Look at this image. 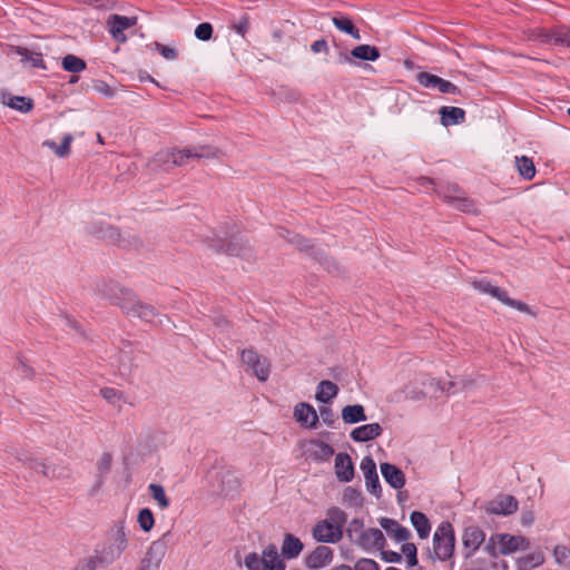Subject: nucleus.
Wrapping results in <instances>:
<instances>
[{
  "label": "nucleus",
  "mask_w": 570,
  "mask_h": 570,
  "mask_svg": "<svg viewBox=\"0 0 570 570\" xmlns=\"http://www.w3.org/2000/svg\"><path fill=\"white\" fill-rule=\"evenodd\" d=\"M216 151L208 147L184 149H164L158 151L149 161L151 169L168 170L175 166H184L189 159L214 158Z\"/></svg>",
  "instance_id": "f257e3e1"
},
{
  "label": "nucleus",
  "mask_w": 570,
  "mask_h": 570,
  "mask_svg": "<svg viewBox=\"0 0 570 570\" xmlns=\"http://www.w3.org/2000/svg\"><path fill=\"white\" fill-rule=\"evenodd\" d=\"M128 546V532L124 520H119L112 524L108 531L107 542L100 550H96L92 557L98 564L107 566L120 558Z\"/></svg>",
  "instance_id": "f03ea898"
},
{
  "label": "nucleus",
  "mask_w": 570,
  "mask_h": 570,
  "mask_svg": "<svg viewBox=\"0 0 570 570\" xmlns=\"http://www.w3.org/2000/svg\"><path fill=\"white\" fill-rule=\"evenodd\" d=\"M454 543L455 535L453 525L448 521L441 522L433 534V551L430 552L432 559L446 561L452 558Z\"/></svg>",
  "instance_id": "7ed1b4c3"
},
{
  "label": "nucleus",
  "mask_w": 570,
  "mask_h": 570,
  "mask_svg": "<svg viewBox=\"0 0 570 570\" xmlns=\"http://www.w3.org/2000/svg\"><path fill=\"white\" fill-rule=\"evenodd\" d=\"M16 458L31 470L41 473L48 479H62L69 476V470L65 466L50 465L45 461L35 458L30 452L21 450L17 452Z\"/></svg>",
  "instance_id": "20e7f679"
},
{
  "label": "nucleus",
  "mask_w": 570,
  "mask_h": 570,
  "mask_svg": "<svg viewBox=\"0 0 570 570\" xmlns=\"http://www.w3.org/2000/svg\"><path fill=\"white\" fill-rule=\"evenodd\" d=\"M96 294L109 301L111 304L119 306L122 312L129 308L130 299L134 294L131 291L119 286L114 282L101 281L96 286Z\"/></svg>",
  "instance_id": "39448f33"
},
{
  "label": "nucleus",
  "mask_w": 570,
  "mask_h": 570,
  "mask_svg": "<svg viewBox=\"0 0 570 570\" xmlns=\"http://www.w3.org/2000/svg\"><path fill=\"white\" fill-rule=\"evenodd\" d=\"M471 284L473 288L480 292L481 294L491 295L492 297L497 298L507 306H510L523 313H530V308L525 303L510 298L505 289L492 285L491 282L488 281L487 278L475 279Z\"/></svg>",
  "instance_id": "423d86ee"
},
{
  "label": "nucleus",
  "mask_w": 570,
  "mask_h": 570,
  "mask_svg": "<svg viewBox=\"0 0 570 570\" xmlns=\"http://www.w3.org/2000/svg\"><path fill=\"white\" fill-rule=\"evenodd\" d=\"M170 538V532H166L158 540L151 542L138 570H159L160 563L166 556Z\"/></svg>",
  "instance_id": "0eeeda50"
},
{
  "label": "nucleus",
  "mask_w": 570,
  "mask_h": 570,
  "mask_svg": "<svg viewBox=\"0 0 570 570\" xmlns=\"http://www.w3.org/2000/svg\"><path fill=\"white\" fill-rule=\"evenodd\" d=\"M420 384L422 385V387H416L412 384L406 385L404 387L405 399L412 401H420L424 399L426 396V392L424 391V389L426 387L433 390L434 392L441 391L448 393H451L452 389L454 387L453 382L441 384L440 381H436L435 379L429 375H423L420 380Z\"/></svg>",
  "instance_id": "6e6552de"
},
{
  "label": "nucleus",
  "mask_w": 570,
  "mask_h": 570,
  "mask_svg": "<svg viewBox=\"0 0 570 570\" xmlns=\"http://www.w3.org/2000/svg\"><path fill=\"white\" fill-rule=\"evenodd\" d=\"M240 358L259 381L265 382L268 379L269 363L266 357L259 355L253 348H246L240 352Z\"/></svg>",
  "instance_id": "1a4fd4ad"
},
{
  "label": "nucleus",
  "mask_w": 570,
  "mask_h": 570,
  "mask_svg": "<svg viewBox=\"0 0 570 570\" xmlns=\"http://www.w3.org/2000/svg\"><path fill=\"white\" fill-rule=\"evenodd\" d=\"M416 81L426 89H433L441 94L460 95L461 89L449 80H445L436 75L421 71L416 75Z\"/></svg>",
  "instance_id": "9d476101"
},
{
  "label": "nucleus",
  "mask_w": 570,
  "mask_h": 570,
  "mask_svg": "<svg viewBox=\"0 0 570 570\" xmlns=\"http://www.w3.org/2000/svg\"><path fill=\"white\" fill-rule=\"evenodd\" d=\"M129 317H137L146 323H163L161 314L154 306L141 303L134 295L129 303V308L124 312Z\"/></svg>",
  "instance_id": "9b49d317"
},
{
  "label": "nucleus",
  "mask_w": 570,
  "mask_h": 570,
  "mask_svg": "<svg viewBox=\"0 0 570 570\" xmlns=\"http://www.w3.org/2000/svg\"><path fill=\"white\" fill-rule=\"evenodd\" d=\"M485 542V533L478 525H469L462 534V553L465 559L471 558L479 548Z\"/></svg>",
  "instance_id": "f8f14e48"
},
{
  "label": "nucleus",
  "mask_w": 570,
  "mask_h": 570,
  "mask_svg": "<svg viewBox=\"0 0 570 570\" xmlns=\"http://www.w3.org/2000/svg\"><path fill=\"white\" fill-rule=\"evenodd\" d=\"M360 468L364 474L366 490L371 494L380 499L382 495V488L375 461L371 455H366L362 459Z\"/></svg>",
  "instance_id": "ddd939ff"
},
{
  "label": "nucleus",
  "mask_w": 570,
  "mask_h": 570,
  "mask_svg": "<svg viewBox=\"0 0 570 570\" xmlns=\"http://www.w3.org/2000/svg\"><path fill=\"white\" fill-rule=\"evenodd\" d=\"M136 22V17H126L120 14H111L107 20L108 30L111 37L118 42H125L127 40L125 30L134 27Z\"/></svg>",
  "instance_id": "4468645a"
},
{
  "label": "nucleus",
  "mask_w": 570,
  "mask_h": 570,
  "mask_svg": "<svg viewBox=\"0 0 570 570\" xmlns=\"http://www.w3.org/2000/svg\"><path fill=\"white\" fill-rule=\"evenodd\" d=\"M518 500L513 495H500L485 505L489 514L509 515L518 510Z\"/></svg>",
  "instance_id": "2eb2a0df"
},
{
  "label": "nucleus",
  "mask_w": 570,
  "mask_h": 570,
  "mask_svg": "<svg viewBox=\"0 0 570 570\" xmlns=\"http://www.w3.org/2000/svg\"><path fill=\"white\" fill-rule=\"evenodd\" d=\"M333 550L326 546L316 547L304 560L309 570H317L328 566L333 561Z\"/></svg>",
  "instance_id": "dca6fc26"
},
{
  "label": "nucleus",
  "mask_w": 570,
  "mask_h": 570,
  "mask_svg": "<svg viewBox=\"0 0 570 570\" xmlns=\"http://www.w3.org/2000/svg\"><path fill=\"white\" fill-rule=\"evenodd\" d=\"M381 52L379 48L370 45H360L351 50V55L342 53L340 57L341 62L354 63V59L375 61L380 58Z\"/></svg>",
  "instance_id": "f3484780"
},
{
  "label": "nucleus",
  "mask_w": 570,
  "mask_h": 570,
  "mask_svg": "<svg viewBox=\"0 0 570 570\" xmlns=\"http://www.w3.org/2000/svg\"><path fill=\"white\" fill-rule=\"evenodd\" d=\"M529 548V541L521 535H511L507 533L499 534V553L510 554L519 550H527Z\"/></svg>",
  "instance_id": "a211bd4d"
},
{
  "label": "nucleus",
  "mask_w": 570,
  "mask_h": 570,
  "mask_svg": "<svg viewBox=\"0 0 570 570\" xmlns=\"http://www.w3.org/2000/svg\"><path fill=\"white\" fill-rule=\"evenodd\" d=\"M354 541L364 550H370L373 548H383L385 543V538L380 529L370 528L362 531L361 534H358Z\"/></svg>",
  "instance_id": "6ab92c4d"
},
{
  "label": "nucleus",
  "mask_w": 570,
  "mask_h": 570,
  "mask_svg": "<svg viewBox=\"0 0 570 570\" xmlns=\"http://www.w3.org/2000/svg\"><path fill=\"white\" fill-rule=\"evenodd\" d=\"M313 538L322 543H336L343 538V532L322 520L313 528Z\"/></svg>",
  "instance_id": "aec40b11"
},
{
  "label": "nucleus",
  "mask_w": 570,
  "mask_h": 570,
  "mask_svg": "<svg viewBox=\"0 0 570 570\" xmlns=\"http://www.w3.org/2000/svg\"><path fill=\"white\" fill-rule=\"evenodd\" d=\"M385 482L393 489L400 490L405 485V474L394 464L384 462L380 465Z\"/></svg>",
  "instance_id": "412c9836"
},
{
  "label": "nucleus",
  "mask_w": 570,
  "mask_h": 570,
  "mask_svg": "<svg viewBox=\"0 0 570 570\" xmlns=\"http://www.w3.org/2000/svg\"><path fill=\"white\" fill-rule=\"evenodd\" d=\"M294 419L297 423L307 428H316L318 422V416L315 409L305 402H301L295 405Z\"/></svg>",
  "instance_id": "4be33fe9"
},
{
  "label": "nucleus",
  "mask_w": 570,
  "mask_h": 570,
  "mask_svg": "<svg viewBox=\"0 0 570 570\" xmlns=\"http://www.w3.org/2000/svg\"><path fill=\"white\" fill-rule=\"evenodd\" d=\"M383 433V429L379 423H370L357 426L350 433L354 442L363 443L377 439Z\"/></svg>",
  "instance_id": "5701e85b"
},
{
  "label": "nucleus",
  "mask_w": 570,
  "mask_h": 570,
  "mask_svg": "<svg viewBox=\"0 0 570 570\" xmlns=\"http://www.w3.org/2000/svg\"><path fill=\"white\" fill-rule=\"evenodd\" d=\"M335 474L341 482H350L354 478V465L347 453H338L335 456Z\"/></svg>",
  "instance_id": "b1692460"
},
{
  "label": "nucleus",
  "mask_w": 570,
  "mask_h": 570,
  "mask_svg": "<svg viewBox=\"0 0 570 570\" xmlns=\"http://www.w3.org/2000/svg\"><path fill=\"white\" fill-rule=\"evenodd\" d=\"M303 549L304 543L298 537L292 533H286L284 535L283 543L281 547L282 557L284 559H296L302 553Z\"/></svg>",
  "instance_id": "393cba45"
},
{
  "label": "nucleus",
  "mask_w": 570,
  "mask_h": 570,
  "mask_svg": "<svg viewBox=\"0 0 570 570\" xmlns=\"http://www.w3.org/2000/svg\"><path fill=\"white\" fill-rule=\"evenodd\" d=\"M264 566L263 570H285L286 564L281 558L277 551V547L274 543L268 544L263 550Z\"/></svg>",
  "instance_id": "a878e982"
},
{
  "label": "nucleus",
  "mask_w": 570,
  "mask_h": 570,
  "mask_svg": "<svg viewBox=\"0 0 570 570\" xmlns=\"http://www.w3.org/2000/svg\"><path fill=\"white\" fill-rule=\"evenodd\" d=\"M334 454V449L322 440H312L309 442L308 455L317 462L328 461Z\"/></svg>",
  "instance_id": "bb28decb"
},
{
  "label": "nucleus",
  "mask_w": 570,
  "mask_h": 570,
  "mask_svg": "<svg viewBox=\"0 0 570 570\" xmlns=\"http://www.w3.org/2000/svg\"><path fill=\"white\" fill-rule=\"evenodd\" d=\"M212 246L216 249V252L224 253L229 256H242L243 252L246 249L243 242L237 237H233L230 239H219L214 242Z\"/></svg>",
  "instance_id": "cd10ccee"
},
{
  "label": "nucleus",
  "mask_w": 570,
  "mask_h": 570,
  "mask_svg": "<svg viewBox=\"0 0 570 570\" xmlns=\"http://www.w3.org/2000/svg\"><path fill=\"white\" fill-rule=\"evenodd\" d=\"M456 193H458L456 187L449 189V191L446 194H444L445 202L453 208L461 210L463 213L473 212V209H474L473 202L463 195H456Z\"/></svg>",
  "instance_id": "c85d7f7f"
},
{
  "label": "nucleus",
  "mask_w": 570,
  "mask_h": 570,
  "mask_svg": "<svg viewBox=\"0 0 570 570\" xmlns=\"http://www.w3.org/2000/svg\"><path fill=\"white\" fill-rule=\"evenodd\" d=\"M240 487V479L235 471L226 470L220 476V492L233 498Z\"/></svg>",
  "instance_id": "c756f323"
},
{
  "label": "nucleus",
  "mask_w": 570,
  "mask_h": 570,
  "mask_svg": "<svg viewBox=\"0 0 570 570\" xmlns=\"http://www.w3.org/2000/svg\"><path fill=\"white\" fill-rule=\"evenodd\" d=\"M441 124L444 127L462 124L465 120V111L460 107L443 106L440 108Z\"/></svg>",
  "instance_id": "7c9ffc66"
},
{
  "label": "nucleus",
  "mask_w": 570,
  "mask_h": 570,
  "mask_svg": "<svg viewBox=\"0 0 570 570\" xmlns=\"http://www.w3.org/2000/svg\"><path fill=\"white\" fill-rule=\"evenodd\" d=\"M342 420L346 424H356L367 420L365 409L361 404L346 405L342 409Z\"/></svg>",
  "instance_id": "2f4dec72"
},
{
  "label": "nucleus",
  "mask_w": 570,
  "mask_h": 570,
  "mask_svg": "<svg viewBox=\"0 0 570 570\" xmlns=\"http://www.w3.org/2000/svg\"><path fill=\"white\" fill-rule=\"evenodd\" d=\"M410 520L412 525L417 532V535L421 539H425L430 535L431 532V523L428 517L420 511H413L410 515Z\"/></svg>",
  "instance_id": "473e14b6"
},
{
  "label": "nucleus",
  "mask_w": 570,
  "mask_h": 570,
  "mask_svg": "<svg viewBox=\"0 0 570 570\" xmlns=\"http://www.w3.org/2000/svg\"><path fill=\"white\" fill-rule=\"evenodd\" d=\"M16 53L21 57L22 62L29 63L33 68L47 69L40 52L31 51L24 47H17Z\"/></svg>",
  "instance_id": "72a5a7b5"
},
{
  "label": "nucleus",
  "mask_w": 570,
  "mask_h": 570,
  "mask_svg": "<svg viewBox=\"0 0 570 570\" xmlns=\"http://www.w3.org/2000/svg\"><path fill=\"white\" fill-rule=\"evenodd\" d=\"M338 394V387L332 381L324 380L318 383L315 397L321 403H327Z\"/></svg>",
  "instance_id": "f704fd0d"
},
{
  "label": "nucleus",
  "mask_w": 570,
  "mask_h": 570,
  "mask_svg": "<svg viewBox=\"0 0 570 570\" xmlns=\"http://www.w3.org/2000/svg\"><path fill=\"white\" fill-rule=\"evenodd\" d=\"M515 167L519 175L525 180H531L535 176V166L530 157L517 156Z\"/></svg>",
  "instance_id": "c9c22d12"
},
{
  "label": "nucleus",
  "mask_w": 570,
  "mask_h": 570,
  "mask_svg": "<svg viewBox=\"0 0 570 570\" xmlns=\"http://www.w3.org/2000/svg\"><path fill=\"white\" fill-rule=\"evenodd\" d=\"M334 26L342 32L350 35L352 38L360 40V30L354 26L353 21L345 16H336L332 19Z\"/></svg>",
  "instance_id": "e433bc0d"
},
{
  "label": "nucleus",
  "mask_w": 570,
  "mask_h": 570,
  "mask_svg": "<svg viewBox=\"0 0 570 570\" xmlns=\"http://www.w3.org/2000/svg\"><path fill=\"white\" fill-rule=\"evenodd\" d=\"M332 527L336 528V531H342L347 521V514L340 508L333 507L327 510L326 519H324Z\"/></svg>",
  "instance_id": "4c0bfd02"
},
{
  "label": "nucleus",
  "mask_w": 570,
  "mask_h": 570,
  "mask_svg": "<svg viewBox=\"0 0 570 570\" xmlns=\"http://www.w3.org/2000/svg\"><path fill=\"white\" fill-rule=\"evenodd\" d=\"M61 66L68 72L78 73L86 69V61L70 53L62 58Z\"/></svg>",
  "instance_id": "58836bf2"
},
{
  "label": "nucleus",
  "mask_w": 570,
  "mask_h": 570,
  "mask_svg": "<svg viewBox=\"0 0 570 570\" xmlns=\"http://www.w3.org/2000/svg\"><path fill=\"white\" fill-rule=\"evenodd\" d=\"M544 562V556L541 551L529 553L519 560L522 570H530L540 567Z\"/></svg>",
  "instance_id": "ea45409f"
},
{
  "label": "nucleus",
  "mask_w": 570,
  "mask_h": 570,
  "mask_svg": "<svg viewBox=\"0 0 570 570\" xmlns=\"http://www.w3.org/2000/svg\"><path fill=\"white\" fill-rule=\"evenodd\" d=\"M151 498L158 503L159 508L165 510L169 507L170 501L166 495L165 489L161 484L150 483L148 485Z\"/></svg>",
  "instance_id": "a19ab883"
},
{
  "label": "nucleus",
  "mask_w": 570,
  "mask_h": 570,
  "mask_svg": "<svg viewBox=\"0 0 570 570\" xmlns=\"http://www.w3.org/2000/svg\"><path fill=\"white\" fill-rule=\"evenodd\" d=\"M283 238H285L289 244L294 245L299 250H308L312 245L308 239L302 237L298 234H294L287 229H282L279 234Z\"/></svg>",
  "instance_id": "79ce46f5"
},
{
  "label": "nucleus",
  "mask_w": 570,
  "mask_h": 570,
  "mask_svg": "<svg viewBox=\"0 0 570 570\" xmlns=\"http://www.w3.org/2000/svg\"><path fill=\"white\" fill-rule=\"evenodd\" d=\"M529 38L531 40L539 41L541 43L554 45V28L546 29V28H535L531 30Z\"/></svg>",
  "instance_id": "37998d69"
},
{
  "label": "nucleus",
  "mask_w": 570,
  "mask_h": 570,
  "mask_svg": "<svg viewBox=\"0 0 570 570\" xmlns=\"http://www.w3.org/2000/svg\"><path fill=\"white\" fill-rule=\"evenodd\" d=\"M7 105L21 112H28L32 109L33 102L30 98L23 96H9Z\"/></svg>",
  "instance_id": "c03bdc74"
},
{
  "label": "nucleus",
  "mask_w": 570,
  "mask_h": 570,
  "mask_svg": "<svg viewBox=\"0 0 570 570\" xmlns=\"http://www.w3.org/2000/svg\"><path fill=\"white\" fill-rule=\"evenodd\" d=\"M137 522L142 531H150L155 524V519L151 510L148 508L141 509L138 513Z\"/></svg>",
  "instance_id": "a18cd8bd"
},
{
  "label": "nucleus",
  "mask_w": 570,
  "mask_h": 570,
  "mask_svg": "<svg viewBox=\"0 0 570 570\" xmlns=\"http://www.w3.org/2000/svg\"><path fill=\"white\" fill-rule=\"evenodd\" d=\"M554 46L570 48V27L564 24L554 27Z\"/></svg>",
  "instance_id": "49530a36"
},
{
  "label": "nucleus",
  "mask_w": 570,
  "mask_h": 570,
  "mask_svg": "<svg viewBox=\"0 0 570 570\" xmlns=\"http://www.w3.org/2000/svg\"><path fill=\"white\" fill-rule=\"evenodd\" d=\"M553 557L558 564L570 568V549L566 546H556L553 549Z\"/></svg>",
  "instance_id": "de8ad7c7"
},
{
  "label": "nucleus",
  "mask_w": 570,
  "mask_h": 570,
  "mask_svg": "<svg viewBox=\"0 0 570 570\" xmlns=\"http://www.w3.org/2000/svg\"><path fill=\"white\" fill-rule=\"evenodd\" d=\"M244 564L248 570H263V554L259 556L256 552L248 553L244 559Z\"/></svg>",
  "instance_id": "09e8293b"
},
{
  "label": "nucleus",
  "mask_w": 570,
  "mask_h": 570,
  "mask_svg": "<svg viewBox=\"0 0 570 570\" xmlns=\"http://www.w3.org/2000/svg\"><path fill=\"white\" fill-rule=\"evenodd\" d=\"M401 551L405 556L409 567H414L417 564V549L415 544L405 542L403 543Z\"/></svg>",
  "instance_id": "8fccbe9b"
},
{
  "label": "nucleus",
  "mask_w": 570,
  "mask_h": 570,
  "mask_svg": "<svg viewBox=\"0 0 570 570\" xmlns=\"http://www.w3.org/2000/svg\"><path fill=\"white\" fill-rule=\"evenodd\" d=\"M213 26L209 22L199 23L195 29V37L202 41H208L213 36Z\"/></svg>",
  "instance_id": "3c124183"
},
{
  "label": "nucleus",
  "mask_w": 570,
  "mask_h": 570,
  "mask_svg": "<svg viewBox=\"0 0 570 570\" xmlns=\"http://www.w3.org/2000/svg\"><path fill=\"white\" fill-rule=\"evenodd\" d=\"M156 50L166 59V60H175L178 57V52L175 48L165 46L160 42L154 43Z\"/></svg>",
  "instance_id": "603ef678"
},
{
  "label": "nucleus",
  "mask_w": 570,
  "mask_h": 570,
  "mask_svg": "<svg viewBox=\"0 0 570 570\" xmlns=\"http://www.w3.org/2000/svg\"><path fill=\"white\" fill-rule=\"evenodd\" d=\"M72 140H73L72 135H70V134L65 135L61 144L58 145V147H57L56 155L61 158L67 157L70 153V145H71Z\"/></svg>",
  "instance_id": "864d4df0"
},
{
  "label": "nucleus",
  "mask_w": 570,
  "mask_h": 570,
  "mask_svg": "<svg viewBox=\"0 0 570 570\" xmlns=\"http://www.w3.org/2000/svg\"><path fill=\"white\" fill-rule=\"evenodd\" d=\"M102 397L111 404H116L120 399L122 393L119 390L114 387H104L100 391Z\"/></svg>",
  "instance_id": "5fc2aeb1"
},
{
  "label": "nucleus",
  "mask_w": 570,
  "mask_h": 570,
  "mask_svg": "<svg viewBox=\"0 0 570 570\" xmlns=\"http://www.w3.org/2000/svg\"><path fill=\"white\" fill-rule=\"evenodd\" d=\"M353 570H380V566L373 559L362 558L355 562Z\"/></svg>",
  "instance_id": "6e6d98bb"
},
{
  "label": "nucleus",
  "mask_w": 570,
  "mask_h": 570,
  "mask_svg": "<svg viewBox=\"0 0 570 570\" xmlns=\"http://www.w3.org/2000/svg\"><path fill=\"white\" fill-rule=\"evenodd\" d=\"M362 531H364V523L362 520L353 519L350 521L346 532L352 540H355L354 534H356L357 537L358 534H361Z\"/></svg>",
  "instance_id": "4d7b16f0"
},
{
  "label": "nucleus",
  "mask_w": 570,
  "mask_h": 570,
  "mask_svg": "<svg viewBox=\"0 0 570 570\" xmlns=\"http://www.w3.org/2000/svg\"><path fill=\"white\" fill-rule=\"evenodd\" d=\"M119 360H120L119 370H120L121 374H124V375L129 374L134 367V364L129 357L128 352H126L125 350H121Z\"/></svg>",
  "instance_id": "13d9d810"
},
{
  "label": "nucleus",
  "mask_w": 570,
  "mask_h": 570,
  "mask_svg": "<svg viewBox=\"0 0 570 570\" xmlns=\"http://www.w3.org/2000/svg\"><path fill=\"white\" fill-rule=\"evenodd\" d=\"M111 454L110 453H104L97 464V469H98V472H99V475L102 476L105 475L106 473L109 472L110 468H111Z\"/></svg>",
  "instance_id": "bf43d9fd"
},
{
  "label": "nucleus",
  "mask_w": 570,
  "mask_h": 570,
  "mask_svg": "<svg viewBox=\"0 0 570 570\" xmlns=\"http://www.w3.org/2000/svg\"><path fill=\"white\" fill-rule=\"evenodd\" d=\"M499 534H492L485 542L484 550L491 556L497 557L499 553Z\"/></svg>",
  "instance_id": "052dcab7"
},
{
  "label": "nucleus",
  "mask_w": 570,
  "mask_h": 570,
  "mask_svg": "<svg viewBox=\"0 0 570 570\" xmlns=\"http://www.w3.org/2000/svg\"><path fill=\"white\" fill-rule=\"evenodd\" d=\"M95 91L104 95L105 97H112L115 94L114 88H111L106 81L97 80L94 82Z\"/></svg>",
  "instance_id": "680f3d73"
},
{
  "label": "nucleus",
  "mask_w": 570,
  "mask_h": 570,
  "mask_svg": "<svg viewBox=\"0 0 570 570\" xmlns=\"http://www.w3.org/2000/svg\"><path fill=\"white\" fill-rule=\"evenodd\" d=\"M399 524L396 520L390 518H381L380 520V525L391 535L395 533Z\"/></svg>",
  "instance_id": "e2e57ef3"
},
{
  "label": "nucleus",
  "mask_w": 570,
  "mask_h": 570,
  "mask_svg": "<svg viewBox=\"0 0 570 570\" xmlns=\"http://www.w3.org/2000/svg\"><path fill=\"white\" fill-rule=\"evenodd\" d=\"M393 538L397 542H404L405 543L411 538V532H410V530L407 528L402 527L401 524H399L395 533L393 534Z\"/></svg>",
  "instance_id": "0e129e2a"
},
{
  "label": "nucleus",
  "mask_w": 570,
  "mask_h": 570,
  "mask_svg": "<svg viewBox=\"0 0 570 570\" xmlns=\"http://www.w3.org/2000/svg\"><path fill=\"white\" fill-rule=\"evenodd\" d=\"M382 559L390 563H400L402 561V556L399 552L387 550L382 551Z\"/></svg>",
  "instance_id": "69168bd1"
},
{
  "label": "nucleus",
  "mask_w": 570,
  "mask_h": 570,
  "mask_svg": "<svg viewBox=\"0 0 570 570\" xmlns=\"http://www.w3.org/2000/svg\"><path fill=\"white\" fill-rule=\"evenodd\" d=\"M233 28L238 35L244 37L249 28V19L247 17H243L234 24Z\"/></svg>",
  "instance_id": "338daca9"
},
{
  "label": "nucleus",
  "mask_w": 570,
  "mask_h": 570,
  "mask_svg": "<svg viewBox=\"0 0 570 570\" xmlns=\"http://www.w3.org/2000/svg\"><path fill=\"white\" fill-rule=\"evenodd\" d=\"M98 566L97 560L91 557L80 562L75 570H96Z\"/></svg>",
  "instance_id": "774afa93"
}]
</instances>
